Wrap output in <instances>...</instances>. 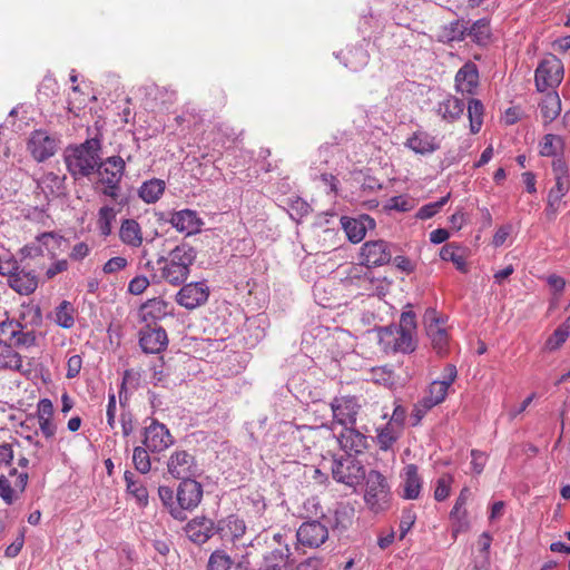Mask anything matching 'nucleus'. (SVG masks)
<instances>
[{
    "label": "nucleus",
    "mask_w": 570,
    "mask_h": 570,
    "mask_svg": "<svg viewBox=\"0 0 570 570\" xmlns=\"http://www.w3.org/2000/svg\"><path fill=\"white\" fill-rule=\"evenodd\" d=\"M382 333V342H384L386 346H391L393 352L406 354L415 350L416 343L414 334L394 327H384Z\"/></svg>",
    "instance_id": "6ab92c4d"
},
{
    "label": "nucleus",
    "mask_w": 570,
    "mask_h": 570,
    "mask_svg": "<svg viewBox=\"0 0 570 570\" xmlns=\"http://www.w3.org/2000/svg\"><path fill=\"white\" fill-rule=\"evenodd\" d=\"M471 492L468 487H464L459 497L455 500V503L450 512V519L452 521V533L454 537L460 532L468 531L470 529V521L466 510V503L470 499Z\"/></svg>",
    "instance_id": "dca6fc26"
},
{
    "label": "nucleus",
    "mask_w": 570,
    "mask_h": 570,
    "mask_svg": "<svg viewBox=\"0 0 570 570\" xmlns=\"http://www.w3.org/2000/svg\"><path fill=\"white\" fill-rule=\"evenodd\" d=\"M117 212L112 206L105 205L97 213L96 227L100 236L108 237L112 233V225L116 222Z\"/></svg>",
    "instance_id": "ea45409f"
},
{
    "label": "nucleus",
    "mask_w": 570,
    "mask_h": 570,
    "mask_svg": "<svg viewBox=\"0 0 570 570\" xmlns=\"http://www.w3.org/2000/svg\"><path fill=\"white\" fill-rule=\"evenodd\" d=\"M0 370L22 372L21 355L9 345L0 351Z\"/></svg>",
    "instance_id": "c03bdc74"
},
{
    "label": "nucleus",
    "mask_w": 570,
    "mask_h": 570,
    "mask_svg": "<svg viewBox=\"0 0 570 570\" xmlns=\"http://www.w3.org/2000/svg\"><path fill=\"white\" fill-rule=\"evenodd\" d=\"M405 146L413 150L415 154L428 155L433 154L440 148L436 138L426 131H415L407 138Z\"/></svg>",
    "instance_id": "7c9ffc66"
},
{
    "label": "nucleus",
    "mask_w": 570,
    "mask_h": 570,
    "mask_svg": "<svg viewBox=\"0 0 570 570\" xmlns=\"http://www.w3.org/2000/svg\"><path fill=\"white\" fill-rule=\"evenodd\" d=\"M564 76L562 61L554 55L546 56L534 72L535 88L539 92L556 91Z\"/></svg>",
    "instance_id": "39448f33"
},
{
    "label": "nucleus",
    "mask_w": 570,
    "mask_h": 570,
    "mask_svg": "<svg viewBox=\"0 0 570 570\" xmlns=\"http://www.w3.org/2000/svg\"><path fill=\"white\" fill-rule=\"evenodd\" d=\"M479 85V71L474 63H464L455 75V89L462 95H474Z\"/></svg>",
    "instance_id": "b1692460"
},
{
    "label": "nucleus",
    "mask_w": 570,
    "mask_h": 570,
    "mask_svg": "<svg viewBox=\"0 0 570 570\" xmlns=\"http://www.w3.org/2000/svg\"><path fill=\"white\" fill-rule=\"evenodd\" d=\"M331 471L336 482L347 487H356L365 478L364 465L352 455H333Z\"/></svg>",
    "instance_id": "0eeeda50"
},
{
    "label": "nucleus",
    "mask_w": 570,
    "mask_h": 570,
    "mask_svg": "<svg viewBox=\"0 0 570 570\" xmlns=\"http://www.w3.org/2000/svg\"><path fill=\"white\" fill-rule=\"evenodd\" d=\"M489 35V23L483 19L475 21L468 30V36L478 43H484Z\"/></svg>",
    "instance_id": "864d4df0"
},
{
    "label": "nucleus",
    "mask_w": 570,
    "mask_h": 570,
    "mask_svg": "<svg viewBox=\"0 0 570 570\" xmlns=\"http://www.w3.org/2000/svg\"><path fill=\"white\" fill-rule=\"evenodd\" d=\"M17 336L12 340L11 347L29 348L37 344V335L33 330H27L26 325L19 322Z\"/></svg>",
    "instance_id": "09e8293b"
},
{
    "label": "nucleus",
    "mask_w": 570,
    "mask_h": 570,
    "mask_svg": "<svg viewBox=\"0 0 570 570\" xmlns=\"http://www.w3.org/2000/svg\"><path fill=\"white\" fill-rule=\"evenodd\" d=\"M341 55L344 66L352 71L361 70L368 62V53L363 45L350 48Z\"/></svg>",
    "instance_id": "f704fd0d"
},
{
    "label": "nucleus",
    "mask_w": 570,
    "mask_h": 570,
    "mask_svg": "<svg viewBox=\"0 0 570 570\" xmlns=\"http://www.w3.org/2000/svg\"><path fill=\"white\" fill-rule=\"evenodd\" d=\"M19 330V322L14 320H7L0 323V345L11 346L12 340L17 336Z\"/></svg>",
    "instance_id": "3c124183"
},
{
    "label": "nucleus",
    "mask_w": 570,
    "mask_h": 570,
    "mask_svg": "<svg viewBox=\"0 0 570 570\" xmlns=\"http://www.w3.org/2000/svg\"><path fill=\"white\" fill-rule=\"evenodd\" d=\"M450 194L445 195L444 197L440 198L438 202L429 203L423 205L416 213V218L419 219H429L432 218L434 215H436L441 208L449 202Z\"/></svg>",
    "instance_id": "603ef678"
},
{
    "label": "nucleus",
    "mask_w": 570,
    "mask_h": 570,
    "mask_svg": "<svg viewBox=\"0 0 570 570\" xmlns=\"http://www.w3.org/2000/svg\"><path fill=\"white\" fill-rule=\"evenodd\" d=\"M120 240L130 247L137 248L142 244L140 225L135 219H124L119 229Z\"/></svg>",
    "instance_id": "72a5a7b5"
},
{
    "label": "nucleus",
    "mask_w": 570,
    "mask_h": 570,
    "mask_svg": "<svg viewBox=\"0 0 570 570\" xmlns=\"http://www.w3.org/2000/svg\"><path fill=\"white\" fill-rule=\"evenodd\" d=\"M296 538L298 543L304 547L317 548L328 538V530L320 521H307L298 528Z\"/></svg>",
    "instance_id": "4468645a"
},
{
    "label": "nucleus",
    "mask_w": 570,
    "mask_h": 570,
    "mask_svg": "<svg viewBox=\"0 0 570 570\" xmlns=\"http://www.w3.org/2000/svg\"><path fill=\"white\" fill-rule=\"evenodd\" d=\"M230 557L224 551H214L208 560V570H229L232 567Z\"/></svg>",
    "instance_id": "6e6d98bb"
},
{
    "label": "nucleus",
    "mask_w": 570,
    "mask_h": 570,
    "mask_svg": "<svg viewBox=\"0 0 570 570\" xmlns=\"http://www.w3.org/2000/svg\"><path fill=\"white\" fill-rule=\"evenodd\" d=\"M402 497L406 500H416L422 490V478L419 474V469L415 464H407L402 473Z\"/></svg>",
    "instance_id": "bb28decb"
},
{
    "label": "nucleus",
    "mask_w": 570,
    "mask_h": 570,
    "mask_svg": "<svg viewBox=\"0 0 570 570\" xmlns=\"http://www.w3.org/2000/svg\"><path fill=\"white\" fill-rule=\"evenodd\" d=\"M570 189L569 179H564L562 177H557V181L554 186L549 190L548 197L553 199L554 202H561L562 198L568 194Z\"/></svg>",
    "instance_id": "4d7b16f0"
},
{
    "label": "nucleus",
    "mask_w": 570,
    "mask_h": 570,
    "mask_svg": "<svg viewBox=\"0 0 570 570\" xmlns=\"http://www.w3.org/2000/svg\"><path fill=\"white\" fill-rule=\"evenodd\" d=\"M175 443L174 436L170 434L168 428L158 422L151 420V423L144 430L142 444L151 453H160L170 448Z\"/></svg>",
    "instance_id": "9d476101"
},
{
    "label": "nucleus",
    "mask_w": 570,
    "mask_h": 570,
    "mask_svg": "<svg viewBox=\"0 0 570 570\" xmlns=\"http://www.w3.org/2000/svg\"><path fill=\"white\" fill-rule=\"evenodd\" d=\"M139 345L145 353L157 354L164 351L168 345L167 333L163 327H153L147 325L140 330Z\"/></svg>",
    "instance_id": "f3484780"
},
{
    "label": "nucleus",
    "mask_w": 570,
    "mask_h": 570,
    "mask_svg": "<svg viewBox=\"0 0 570 570\" xmlns=\"http://www.w3.org/2000/svg\"><path fill=\"white\" fill-rule=\"evenodd\" d=\"M465 109V104L462 99L453 96L445 95L435 106V114L445 122L453 124L461 119Z\"/></svg>",
    "instance_id": "5701e85b"
},
{
    "label": "nucleus",
    "mask_w": 570,
    "mask_h": 570,
    "mask_svg": "<svg viewBox=\"0 0 570 570\" xmlns=\"http://www.w3.org/2000/svg\"><path fill=\"white\" fill-rule=\"evenodd\" d=\"M354 517V509L347 504L338 503L333 511V519L328 522L334 529L345 530L352 524Z\"/></svg>",
    "instance_id": "79ce46f5"
},
{
    "label": "nucleus",
    "mask_w": 570,
    "mask_h": 570,
    "mask_svg": "<svg viewBox=\"0 0 570 570\" xmlns=\"http://www.w3.org/2000/svg\"><path fill=\"white\" fill-rule=\"evenodd\" d=\"M454 479L451 474L446 473L441 475L436 480L435 489H434V499L439 502L444 501L448 499L451 492V487Z\"/></svg>",
    "instance_id": "5fc2aeb1"
},
{
    "label": "nucleus",
    "mask_w": 570,
    "mask_h": 570,
    "mask_svg": "<svg viewBox=\"0 0 570 570\" xmlns=\"http://www.w3.org/2000/svg\"><path fill=\"white\" fill-rule=\"evenodd\" d=\"M169 315L168 303L161 298H151L139 308L140 320L147 325L156 323Z\"/></svg>",
    "instance_id": "c756f323"
},
{
    "label": "nucleus",
    "mask_w": 570,
    "mask_h": 570,
    "mask_svg": "<svg viewBox=\"0 0 570 570\" xmlns=\"http://www.w3.org/2000/svg\"><path fill=\"white\" fill-rule=\"evenodd\" d=\"M101 140L98 137L86 139L79 145L66 148L63 158L69 174L75 179L89 177L100 160Z\"/></svg>",
    "instance_id": "f03ea898"
},
{
    "label": "nucleus",
    "mask_w": 570,
    "mask_h": 570,
    "mask_svg": "<svg viewBox=\"0 0 570 570\" xmlns=\"http://www.w3.org/2000/svg\"><path fill=\"white\" fill-rule=\"evenodd\" d=\"M126 169V161L120 156H110L98 161L96 167L102 194L114 200L119 197L120 183Z\"/></svg>",
    "instance_id": "20e7f679"
},
{
    "label": "nucleus",
    "mask_w": 570,
    "mask_h": 570,
    "mask_svg": "<svg viewBox=\"0 0 570 570\" xmlns=\"http://www.w3.org/2000/svg\"><path fill=\"white\" fill-rule=\"evenodd\" d=\"M289 558L291 550L288 544L276 547L264 556L259 570H287Z\"/></svg>",
    "instance_id": "2f4dec72"
},
{
    "label": "nucleus",
    "mask_w": 570,
    "mask_h": 570,
    "mask_svg": "<svg viewBox=\"0 0 570 570\" xmlns=\"http://www.w3.org/2000/svg\"><path fill=\"white\" fill-rule=\"evenodd\" d=\"M124 480L127 493L135 499L140 508H146L149 503V493L146 483L131 471H125Z\"/></svg>",
    "instance_id": "473e14b6"
},
{
    "label": "nucleus",
    "mask_w": 570,
    "mask_h": 570,
    "mask_svg": "<svg viewBox=\"0 0 570 570\" xmlns=\"http://www.w3.org/2000/svg\"><path fill=\"white\" fill-rule=\"evenodd\" d=\"M82 367V358L80 355H71L67 361V373L68 379H75L79 375Z\"/></svg>",
    "instance_id": "774afa93"
},
{
    "label": "nucleus",
    "mask_w": 570,
    "mask_h": 570,
    "mask_svg": "<svg viewBox=\"0 0 570 570\" xmlns=\"http://www.w3.org/2000/svg\"><path fill=\"white\" fill-rule=\"evenodd\" d=\"M209 288L205 282H191L183 285L176 294V303L187 309H194L208 301Z\"/></svg>",
    "instance_id": "9b49d317"
},
{
    "label": "nucleus",
    "mask_w": 570,
    "mask_h": 570,
    "mask_svg": "<svg viewBox=\"0 0 570 570\" xmlns=\"http://www.w3.org/2000/svg\"><path fill=\"white\" fill-rule=\"evenodd\" d=\"M415 206V199L409 195H399L387 199L385 208L389 210H395L400 213H406L413 209Z\"/></svg>",
    "instance_id": "8fccbe9b"
},
{
    "label": "nucleus",
    "mask_w": 570,
    "mask_h": 570,
    "mask_svg": "<svg viewBox=\"0 0 570 570\" xmlns=\"http://www.w3.org/2000/svg\"><path fill=\"white\" fill-rule=\"evenodd\" d=\"M28 150L37 161L52 157L57 151V141L45 130H36L28 140Z\"/></svg>",
    "instance_id": "ddd939ff"
},
{
    "label": "nucleus",
    "mask_w": 570,
    "mask_h": 570,
    "mask_svg": "<svg viewBox=\"0 0 570 570\" xmlns=\"http://www.w3.org/2000/svg\"><path fill=\"white\" fill-rule=\"evenodd\" d=\"M185 532L190 541L203 544L217 533V530L213 520L205 517H196L186 524Z\"/></svg>",
    "instance_id": "4be33fe9"
},
{
    "label": "nucleus",
    "mask_w": 570,
    "mask_h": 570,
    "mask_svg": "<svg viewBox=\"0 0 570 570\" xmlns=\"http://www.w3.org/2000/svg\"><path fill=\"white\" fill-rule=\"evenodd\" d=\"M570 332L561 324L554 330L552 335L547 340V347L549 350L559 348L569 337Z\"/></svg>",
    "instance_id": "13d9d810"
},
{
    "label": "nucleus",
    "mask_w": 570,
    "mask_h": 570,
    "mask_svg": "<svg viewBox=\"0 0 570 570\" xmlns=\"http://www.w3.org/2000/svg\"><path fill=\"white\" fill-rule=\"evenodd\" d=\"M401 435V428L394 422H387L383 428L377 429V445L382 451H389Z\"/></svg>",
    "instance_id": "4c0bfd02"
},
{
    "label": "nucleus",
    "mask_w": 570,
    "mask_h": 570,
    "mask_svg": "<svg viewBox=\"0 0 570 570\" xmlns=\"http://www.w3.org/2000/svg\"><path fill=\"white\" fill-rule=\"evenodd\" d=\"M334 421L343 428L353 426L356 423L360 404L355 396H340L331 402Z\"/></svg>",
    "instance_id": "f8f14e48"
},
{
    "label": "nucleus",
    "mask_w": 570,
    "mask_h": 570,
    "mask_svg": "<svg viewBox=\"0 0 570 570\" xmlns=\"http://www.w3.org/2000/svg\"><path fill=\"white\" fill-rule=\"evenodd\" d=\"M167 473L177 480L195 478L199 473L195 456L185 450H175L166 462Z\"/></svg>",
    "instance_id": "1a4fd4ad"
},
{
    "label": "nucleus",
    "mask_w": 570,
    "mask_h": 570,
    "mask_svg": "<svg viewBox=\"0 0 570 570\" xmlns=\"http://www.w3.org/2000/svg\"><path fill=\"white\" fill-rule=\"evenodd\" d=\"M128 265V261L122 256H115L108 259L102 266V273L106 275L116 274L125 269Z\"/></svg>",
    "instance_id": "052dcab7"
},
{
    "label": "nucleus",
    "mask_w": 570,
    "mask_h": 570,
    "mask_svg": "<svg viewBox=\"0 0 570 570\" xmlns=\"http://www.w3.org/2000/svg\"><path fill=\"white\" fill-rule=\"evenodd\" d=\"M342 227L350 242L357 244L362 242L368 229L375 228V220L366 214L358 217H342Z\"/></svg>",
    "instance_id": "a211bd4d"
},
{
    "label": "nucleus",
    "mask_w": 570,
    "mask_h": 570,
    "mask_svg": "<svg viewBox=\"0 0 570 570\" xmlns=\"http://www.w3.org/2000/svg\"><path fill=\"white\" fill-rule=\"evenodd\" d=\"M0 498L7 504H11L14 501V491L4 474L0 475Z\"/></svg>",
    "instance_id": "338daca9"
},
{
    "label": "nucleus",
    "mask_w": 570,
    "mask_h": 570,
    "mask_svg": "<svg viewBox=\"0 0 570 570\" xmlns=\"http://www.w3.org/2000/svg\"><path fill=\"white\" fill-rule=\"evenodd\" d=\"M73 306L67 301H62L55 311V322L63 327L70 328L75 324Z\"/></svg>",
    "instance_id": "49530a36"
},
{
    "label": "nucleus",
    "mask_w": 570,
    "mask_h": 570,
    "mask_svg": "<svg viewBox=\"0 0 570 570\" xmlns=\"http://www.w3.org/2000/svg\"><path fill=\"white\" fill-rule=\"evenodd\" d=\"M203 499V485L194 478L183 479L177 488V501L181 512L193 510Z\"/></svg>",
    "instance_id": "2eb2a0df"
},
{
    "label": "nucleus",
    "mask_w": 570,
    "mask_h": 570,
    "mask_svg": "<svg viewBox=\"0 0 570 570\" xmlns=\"http://www.w3.org/2000/svg\"><path fill=\"white\" fill-rule=\"evenodd\" d=\"M8 282L12 289L22 295H29L38 287V277L35 272L19 266Z\"/></svg>",
    "instance_id": "393cba45"
},
{
    "label": "nucleus",
    "mask_w": 570,
    "mask_h": 570,
    "mask_svg": "<svg viewBox=\"0 0 570 570\" xmlns=\"http://www.w3.org/2000/svg\"><path fill=\"white\" fill-rule=\"evenodd\" d=\"M440 257L443 261L452 262L453 264L456 265V267L459 269H463L464 268V259H463V257L460 254H458L456 248L453 245H451V244L445 245V246H443L441 248Z\"/></svg>",
    "instance_id": "bf43d9fd"
},
{
    "label": "nucleus",
    "mask_w": 570,
    "mask_h": 570,
    "mask_svg": "<svg viewBox=\"0 0 570 570\" xmlns=\"http://www.w3.org/2000/svg\"><path fill=\"white\" fill-rule=\"evenodd\" d=\"M149 452L150 451L145 445L134 448L132 463L135 469L141 474H147L151 470Z\"/></svg>",
    "instance_id": "de8ad7c7"
},
{
    "label": "nucleus",
    "mask_w": 570,
    "mask_h": 570,
    "mask_svg": "<svg viewBox=\"0 0 570 570\" xmlns=\"http://www.w3.org/2000/svg\"><path fill=\"white\" fill-rule=\"evenodd\" d=\"M336 441L346 455L360 454L367 448V438L353 426L343 428Z\"/></svg>",
    "instance_id": "412c9836"
},
{
    "label": "nucleus",
    "mask_w": 570,
    "mask_h": 570,
    "mask_svg": "<svg viewBox=\"0 0 570 570\" xmlns=\"http://www.w3.org/2000/svg\"><path fill=\"white\" fill-rule=\"evenodd\" d=\"M468 117L470 121V130L472 134L480 131L483 124L484 107L481 100L470 99L468 104Z\"/></svg>",
    "instance_id": "a18cd8bd"
},
{
    "label": "nucleus",
    "mask_w": 570,
    "mask_h": 570,
    "mask_svg": "<svg viewBox=\"0 0 570 570\" xmlns=\"http://www.w3.org/2000/svg\"><path fill=\"white\" fill-rule=\"evenodd\" d=\"M169 224L179 233L195 235L202 230L204 220L197 212L191 209H181L170 215Z\"/></svg>",
    "instance_id": "aec40b11"
},
{
    "label": "nucleus",
    "mask_w": 570,
    "mask_h": 570,
    "mask_svg": "<svg viewBox=\"0 0 570 570\" xmlns=\"http://www.w3.org/2000/svg\"><path fill=\"white\" fill-rule=\"evenodd\" d=\"M129 374L128 371H126L125 373V377L121 382V386H120V391H119V403H120V406L122 409L121 413H120V424H121V431H122V434L124 436H129L132 431H134V417H132V414L129 410L126 409V403H127V395H126V384H127V381H126V377L127 375Z\"/></svg>",
    "instance_id": "a19ab883"
},
{
    "label": "nucleus",
    "mask_w": 570,
    "mask_h": 570,
    "mask_svg": "<svg viewBox=\"0 0 570 570\" xmlns=\"http://www.w3.org/2000/svg\"><path fill=\"white\" fill-rule=\"evenodd\" d=\"M364 480V501L368 509L375 513L385 510L390 499V488L385 476L376 470H371L367 474L365 473Z\"/></svg>",
    "instance_id": "423d86ee"
},
{
    "label": "nucleus",
    "mask_w": 570,
    "mask_h": 570,
    "mask_svg": "<svg viewBox=\"0 0 570 570\" xmlns=\"http://www.w3.org/2000/svg\"><path fill=\"white\" fill-rule=\"evenodd\" d=\"M373 380L384 386H392L395 383L393 371L385 366L373 370Z\"/></svg>",
    "instance_id": "680f3d73"
},
{
    "label": "nucleus",
    "mask_w": 570,
    "mask_h": 570,
    "mask_svg": "<svg viewBox=\"0 0 570 570\" xmlns=\"http://www.w3.org/2000/svg\"><path fill=\"white\" fill-rule=\"evenodd\" d=\"M361 263L348 268L350 282H372V267L383 266L392 259L391 246L387 242L377 239L365 242L361 247Z\"/></svg>",
    "instance_id": "7ed1b4c3"
},
{
    "label": "nucleus",
    "mask_w": 570,
    "mask_h": 570,
    "mask_svg": "<svg viewBox=\"0 0 570 570\" xmlns=\"http://www.w3.org/2000/svg\"><path fill=\"white\" fill-rule=\"evenodd\" d=\"M66 176L55 173H46L38 179V188L45 194L47 199L58 198L66 193Z\"/></svg>",
    "instance_id": "cd10ccee"
},
{
    "label": "nucleus",
    "mask_w": 570,
    "mask_h": 570,
    "mask_svg": "<svg viewBox=\"0 0 570 570\" xmlns=\"http://www.w3.org/2000/svg\"><path fill=\"white\" fill-rule=\"evenodd\" d=\"M166 184L163 179L151 178L141 184L138 189V196L146 204L156 203L164 194Z\"/></svg>",
    "instance_id": "e433bc0d"
},
{
    "label": "nucleus",
    "mask_w": 570,
    "mask_h": 570,
    "mask_svg": "<svg viewBox=\"0 0 570 570\" xmlns=\"http://www.w3.org/2000/svg\"><path fill=\"white\" fill-rule=\"evenodd\" d=\"M158 497L163 505L168 510V512L174 519H185L186 515L184 512H181L180 504L177 501V493L175 494L174 490L170 487L160 485L158 488Z\"/></svg>",
    "instance_id": "58836bf2"
},
{
    "label": "nucleus",
    "mask_w": 570,
    "mask_h": 570,
    "mask_svg": "<svg viewBox=\"0 0 570 570\" xmlns=\"http://www.w3.org/2000/svg\"><path fill=\"white\" fill-rule=\"evenodd\" d=\"M426 333L431 340L434 351L439 355H445L449 351V334L440 318H433L426 325Z\"/></svg>",
    "instance_id": "c85d7f7f"
},
{
    "label": "nucleus",
    "mask_w": 570,
    "mask_h": 570,
    "mask_svg": "<svg viewBox=\"0 0 570 570\" xmlns=\"http://www.w3.org/2000/svg\"><path fill=\"white\" fill-rule=\"evenodd\" d=\"M216 530L223 540L234 542L244 535L246 524L238 515L230 514L218 521Z\"/></svg>",
    "instance_id": "a878e982"
},
{
    "label": "nucleus",
    "mask_w": 570,
    "mask_h": 570,
    "mask_svg": "<svg viewBox=\"0 0 570 570\" xmlns=\"http://www.w3.org/2000/svg\"><path fill=\"white\" fill-rule=\"evenodd\" d=\"M416 515L412 510H405L402 513L399 530H400V540H403L406 533L411 530L415 522Z\"/></svg>",
    "instance_id": "e2e57ef3"
},
{
    "label": "nucleus",
    "mask_w": 570,
    "mask_h": 570,
    "mask_svg": "<svg viewBox=\"0 0 570 570\" xmlns=\"http://www.w3.org/2000/svg\"><path fill=\"white\" fill-rule=\"evenodd\" d=\"M149 286V279L146 276L139 275L134 277L128 284V292L132 295L142 294Z\"/></svg>",
    "instance_id": "0e129e2a"
},
{
    "label": "nucleus",
    "mask_w": 570,
    "mask_h": 570,
    "mask_svg": "<svg viewBox=\"0 0 570 570\" xmlns=\"http://www.w3.org/2000/svg\"><path fill=\"white\" fill-rule=\"evenodd\" d=\"M396 330L414 334L416 328L415 314L413 312H403L400 318V325Z\"/></svg>",
    "instance_id": "69168bd1"
},
{
    "label": "nucleus",
    "mask_w": 570,
    "mask_h": 570,
    "mask_svg": "<svg viewBox=\"0 0 570 570\" xmlns=\"http://www.w3.org/2000/svg\"><path fill=\"white\" fill-rule=\"evenodd\" d=\"M448 391L445 385L438 380L433 381L425 391L424 396L413 406L411 413L412 425L420 424L429 411L441 404L445 400Z\"/></svg>",
    "instance_id": "6e6552de"
},
{
    "label": "nucleus",
    "mask_w": 570,
    "mask_h": 570,
    "mask_svg": "<svg viewBox=\"0 0 570 570\" xmlns=\"http://www.w3.org/2000/svg\"><path fill=\"white\" fill-rule=\"evenodd\" d=\"M196 257L197 252L189 244L177 245L166 256L157 258L161 279L173 286L184 284L190 274V267Z\"/></svg>",
    "instance_id": "f257e3e1"
},
{
    "label": "nucleus",
    "mask_w": 570,
    "mask_h": 570,
    "mask_svg": "<svg viewBox=\"0 0 570 570\" xmlns=\"http://www.w3.org/2000/svg\"><path fill=\"white\" fill-rule=\"evenodd\" d=\"M541 117L546 124L552 122L561 111V100L557 91H546L539 104Z\"/></svg>",
    "instance_id": "c9c22d12"
},
{
    "label": "nucleus",
    "mask_w": 570,
    "mask_h": 570,
    "mask_svg": "<svg viewBox=\"0 0 570 570\" xmlns=\"http://www.w3.org/2000/svg\"><path fill=\"white\" fill-rule=\"evenodd\" d=\"M540 155L543 157H553L562 153L564 142L562 137L553 134H547L540 141Z\"/></svg>",
    "instance_id": "37998d69"
}]
</instances>
